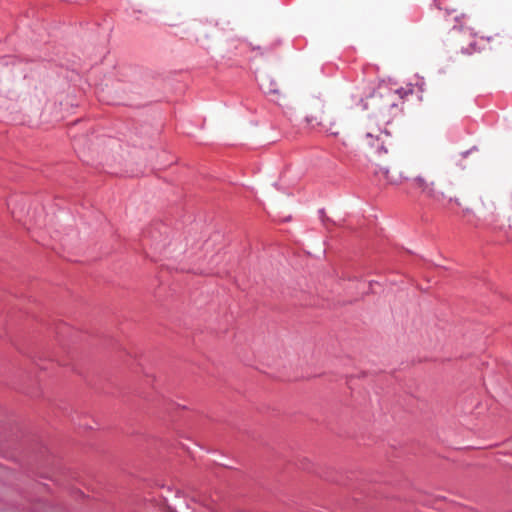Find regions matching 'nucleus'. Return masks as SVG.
I'll use <instances>...</instances> for the list:
<instances>
[{
  "mask_svg": "<svg viewBox=\"0 0 512 512\" xmlns=\"http://www.w3.org/2000/svg\"><path fill=\"white\" fill-rule=\"evenodd\" d=\"M407 92L404 89H386L373 93L363 104L364 109H372L375 117H381L383 122L389 123L395 111H398V99H402Z\"/></svg>",
  "mask_w": 512,
  "mask_h": 512,
  "instance_id": "obj_1",
  "label": "nucleus"
},
{
  "mask_svg": "<svg viewBox=\"0 0 512 512\" xmlns=\"http://www.w3.org/2000/svg\"><path fill=\"white\" fill-rule=\"evenodd\" d=\"M412 183L415 188L420 189L422 193H424L426 196L433 199L434 201L441 200L439 194L436 193V190L434 188V182H428L424 177L417 176L412 179Z\"/></svg>",
  "mask_w": 512,
  "mask_h": 512,
  "instance_id": "obj_2",
  "label": "nucleus"
},
{
  "mask_svg": "<svg viewBox=\"0 0 512 512\" xmlns=\"http://www.w3.org/2000/svg\"><path fill=\"white\" fill-rule=\"evenodd\" d=\"M328 120L324 112H321L319 115H309L306 117L307 123L312 127L321 126L330 134L337 135L338 131L334 130L332 125L330 127L327 126Z\"/></svg>",
  "mask_w": 512,
  "mask_h": 512,
  "instance_id": "obj_3",
  "label": "nucleus"
},
{
  "mask_svg": "<svg viewBox=\"0 0 512 512\" xmlns=\"http://www.w3.org/2000/svg\"><path fill=\"white\" fill-rule=\"evenodd\" d=\"M366 138L368 140V144L372 149H374L376 154L379 156L381 154H387L388 150L385 146V142L379 136L374 137L371 133H367Z\"/></svg>",
  "mask_w": 512,
  "mask_h": 512,
  "instance_id": "obj_4",
  "label": "nucleus"
},
{
  "mask_svg": "<svg viewBox=\"0 0 512 512\" xmlns=\"http://www.w3.org/2000/svg\"><path fill=\"white\" fill-rule=\"evenodd\" d=\"M260 87L265 94H279L277 82L269 77H264L261 79Z\"/></svg>",
  "mask_w": 512,
  "mask_h": 512,
  "instance_id": "obj_5",
  "label": "nucleus"
},
{
  "mask_svg": "<svg viewBox=\"0 0 512 512\" xmlns=\"http://www.w3.org/2000/svg\"><path fill=\"white\" fill-rule=\"evenodd\" d=\"M483 205L487 211V214L485 215V220H487L490 224L496 222L497 215L495 213L496 206L495 203L492 200H488L487 203L483 201Z\"/></svg>",
  "mask_w": 512,
  "mask_h": 512,
  "instance_id": "obj_6",
  "label": "nucleus"
},
{
  "mask_svg": "<svg viewBox=\"0 0 512 512\" xmlns=\"http://www.w3.org/2000/svg\"><path fill=\"white\" fill-rule=\"evenodd\" d=\"M374 173L377 176H382L390 184H399V182L397 180L390 177L389 168L386 166H381V165L376 164Z\"/></svg>",
  "mask_w": 512,
  "mask_h": 512,
  "instance_id": "obj_7",
  "label": "nucleus"
},
{
  "mask_svg": "<svg viewBox=\"0 0 512 512\" xmlns=\"http://www.w3.org/2000/svg\"><path fill=\"white\" fill-rule=\"evenodd\" d=\"M440 196V201H437L438 203L442 204L443 206H447L450 203H455L456 205H460L459 200L456 197L452 196H446L443 192H437Z\"/></svg>",
  "mask_w": 512,
  "mask_h": 512,
  "instance_id": "obj_8",
  "label": "nucleus"
}]
</instances>
